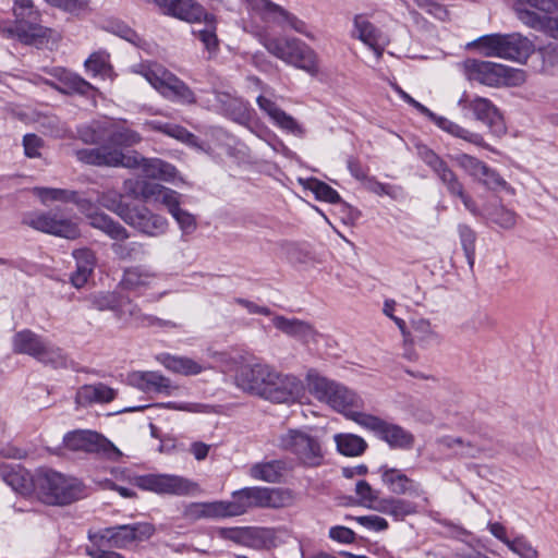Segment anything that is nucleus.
<instances>
[{
  "label": "nucleus",
  "mask_w": 558,
  "mask_h": 558,
  "mask_svg": "<svg viewBox=\"0 0 558 558\" xmlns=\"http://www.w3.org/2000/svg\"><path fill=\"white\" fill-rule=\"evenodd\" d=\"M292 492L284 488L251 486L231 493L226 500L229 517L246 514L255 508H283L292 504Z\"/></svg>",
  "instance_id": "obj_1"
},
{
  "label": "nucleus",
  "mask_w": 558,
  "mask_h": 558,
  "mask_svg": "<svg viewBox=\"0 0 558 558\" xmlns=\"http://www.w3.org/2000/svg\"><path fill=\"white\" fill-rule=\"evenodd\" d=\"M280 449L290 452L296 464L316 469L325 464L326 449L323 440L307 429L290 428L278 438Z\"/></svg>",
  "instance_id": "obj_2"
},
{
  "label": "nucleus",
  "mask_w": 558,
  "mask_h": 558,
  "mask_svg": "<svg viewBox=\"0 0 558 558\" xmlns=\"http://www.w3.org/2000/svg\"><path fill=\"white\" fill-rule=\"evenodd\" d=\"M266 50L284 63L305 71L312 76L319 72L316 52L303 40L295 37H265Z\"/></svg>",
  "instance_id": "obj_3"
},
{
  "label": "nucleus",
  "mask_w": 558,
  "mask_h": 558,
  "mask_svg": "<svg viewBox=\"0 0 558 558\" xmlns=\"http://www.w3.org/2000/svg\"><path fill=\"white\" fill-rule=\"evenodd\" d=\"M35 490L44 502L49 505H68L83 494L81 482L52 470H38L35 474Z\"/></svg>",
  "instance_id": "obj_4"
},
{
  "label": "nucleus",
  "mask_w": 558,
  "mask_h": 558,
  "mask_svg": "<svg viewBox=\"0 0 558 558\" xmlns=\"http://www.w3.org/2000/svg\"><path fill=\"white\" fill-rule=\"evenodd\" d=\"M310 391L319 401L326 402L332 409L343 413L354 422L355 414H366L357 411L362 408V399L343 385L320 376H310Z\"/></svg>",
  "instance_id": "obj_5"
},
{
  "label": "nucleus",
  "mask_w": 558,
  "mask_h": 558,
  "mask_svg": "<svg viewBox=\"0 0 558 558\" xmlns=\"http://www.w3.org/2000/svg\"><path fill=\"white\" fill-rule=\"evenodd\" d=\"M141 74L167 100L189 106L196 104L192 88L161 64L142 65Z\"/></svg>",
  "instance_id": "obj_6"
},
{
  "label": "nucleus",
  "mask_w": 558,
  "mask_h": 558,
  "mask_svg": "<svg viewBox=\"0 0 558 558\" xmlns=\"http://www.w3.org/2000/svg\"><path fill=\"white\" fill-rule=\"evenodd\" d=\"M486 57L522 62L533 51V44L526 37L518 33L484 35L472 43Z\"/></svg>",
  "instance_id": "obj_7"
},
{
  "label": "nucleus",
  "mask_w": 558,
  "mask_h": 558,
  "mask_svg": "<svg viewBox=\"0 0 558 558\" xmlns=\"http://www.w3.org/2000/svg\"><path fill=\"white\" fill-rule=\"evenodd\" d=\"M518 19L526 26L558 39V0H513Z\"/></svg>",
  "instance_id": "obj_8"
},
{
  "label": "nucleus",
  "mask_w": 558,
  "mask_h": 558,
  "mask_svg": "<svg viewBox=\"0 0 558 558\" xmlns=\"http://www.w3.org/2000/svg\"><path fill=\"white\" fill-rule=\"evenodd\" d=\"M66 449L76 453L98 454L110 460H118L121 451L105 436L92 429H74L68 432L62 439V448L56 450L61 454V450Z\"/></svg>",
  "instance_id": "obj_9"
},
{
  "label": "nucleus",
  "mask_w": 558,
  "mask_h": 558,
  "mask_svg": "<svg viewBox=\"0 0 558 558\" xmlns=\"http://www.w3.org/2000/svg\"><path fill=\"white\" fill-rule=\"evenodd\" d=\"M13 12L14 28L9 29L26 45H39L48 37V28L40 24V13L33 0H15Z\"/></svg>",
  "instance_id": "obj_10"
},
{
  "label": "nucleus",
  "mask_w": 558,
  "mask_h": 558,
  "mask_svg": "<svg viewBox=\"0 0 558 558\" xmlns=\"http://www.w3.org/2000/svg\"><path fill=\"white\" fill-rule=\"evenodd\" d=\"M354 422L363 428L373 432L378 438L395 449H411L414 436L400 425L387 422L372 414H355Z\"/></svg>",
  "instance_id": "obj_11"
},
{
  "label": "nucleus",
  "mask_w": 558,
  "mask_h": 558,
  "mask_svg": "<svg viewBox=\"0 0 558 558\" xmlns=\"http://www.w3.org/2000/svg\"><path fill=\"white\" fill-rule=\"evenodd\" d=\"M466 69L470 80L492 87L515 84L523 80L521 71L489 61L468 60Z\"/></svg>",
  "instance_id": "obj_12"
},
{
  "label": "nucleus",
  "mask_w": 558,
  "mask_h": 558,
  "mask_svg": "<svg viewBox=\"0 0 558 558\" xmlns=\"http://www.w3.org/2000/svg\"><path fill=\"white\" fill-rule=\"evenodd\" d=\"M137 487L159 495L189 496L198 492V485L173 474H147L135 478Z\"/></svg>",
  "instance_id": "obj_13"
},
{
  "label": "nucleus",
  "mask_w": 558,
  "mask_h": 558,
  "mask_svg": "<svg viewBox=\"0 0 558 558\" xmlns=\"http://www.w3.org/2000/svg\"><path fill=\"white\" fill-rule=\"evenodd\" d=\"M154 534V527L149 523L124 524L99 530L89 538L93 542H101L110 547L126 548L136 541L149 538Z\"/></svg>",
  "instance_id": "obj_14"
},
{
  "label": "nucleus",
  "mask_w": 558,
  "mask_h": 558,
  "mask_svg": "<svg viewBox=\"0 0 558 558\" xmlns=\"http://www.w3.org/2000/svg\"><path fill=\"white\" fill-rule=\"evenodd\" d=\"M275 367L264 362L241 365L234 376L235 385L245 392L264 399L269 380L275 377Z\"/></svg>",
  "instance_id": "obj_15"
},
{
  "label": "nucleus",
  "mask_w": 558,
  "mask_h": 558,
  "mask_svg": "<svg viewBox=\"0 0 558 558\" xmlns=\"http://www.w3.org/2000/svg\"><path fill=\"white\" fill-rule=\"evenodd\" d=\"M23 223L35 230L69 240H74L81 234L74 221L62 218L53 211L27 214L23 218Z\"/></svg>",
  "instance_id": "obj_16"
},
{
  "label": "nucleus",
  "mask_w": 558,
  "mask_h": 558,
  "mask_svg": "<svg viewBox=\"0 0 558 558\" xmlns=\"http://www.w3.org/2000/svg\"><path fill=\"white\" fill-rule=\"evenodd\" d=\"M463 110H470L475 119L485 123L496 135L505 133L502 116L497 107L487 98L464 93L458 101Z\"/></svg>",
  "instance_id": "obj_17"
},
{
  "label": "nucleus",
  "mask_w": 558,
  "mask_h": 558,
  "mask_svg": "<svg viewBox=\"0 0 558 558\" xmlns=\"http://www.w3.org/2000/svg\"><path fill=\"white\" fill-rule=\"evenodd\" d=\"M70 203L75 204L78 210L86 215L93 228L102 231L112 240L130 236L129 231L121 223L104 213H98L93 202L83 197L80 193L74 191V196L71 197Z\"/></svg>",
  "instance_id": "obj_18"
},
{
  "label": "nucleus",
  "mask_w": 558,
  "mask_h": 558,
  "mask_svg": "<svg viewBox=\"0 0 558 558\" xmlns=\"http://www.w3.org/2000/svg\"><path fill=\"white\" fill-rule=\"evenodd\" d=\"M75 155L80 161L94 166L135 168L138 163L137 156H129L106 144L97 148L76 150Z\"/></svg>",
  "instance_id": "obj_19"
},
{
  "label": "nucleus",
  "mask_w": 558,
  "mask_h": 558,
  "mask_svg": "<svg viewBox=\"0 0 558 558\" xmlns=\"http://www.w3.org/2000/svg\"><path fill=\"white\" fill-rule=\"evenodd\" d=\"M123 221L150 238L165 234L169 226L166 217L151 211L146 206H132L128 215H124Z\"/></svg>",
  "instance_id": "obj_20"
},
{
  "label": "nucleus",
  "mask_w": 558,
  "mask_h": 558,
  "mask_svg": "<svg viewBox=\"0 0 558 558\" xmlns=\"http://www.w3.org/2000/svg\"><path fill=\"white\" fill-rule=\"evenodd\" d=\"M417 154L425 165L436 174L450 196L454 197L464 189L462 182L448 163L425 145L417 147Z\"/></svg>",
  "instance_id": "obj_21"
},
{
  "label": "nucleus",
  "mask_w": 558,
  "mask_h": 558,
  "mask_svg": "<svg viewBox=\"0 0 558 558\" xmlns=\"http://www.w3.org/2000/svg\"><path fill=\"white\" fill-rule=\"evenodd\" d=\"M275 377L269 380L265 400L275 403H288L298 399L303 391L302 381L294 375L275 369Z\"/></svg>",
  "instance_id": "obj_22"
},
{
  "label": "nucleus",
  "mask_w": 558,
  "mask_h": 558,
  "mask_svg": "<svg viewBox=\"0 0 558 558\" xmlns=\"http://www.w3.org/2000/svg\"><path fill=\"white\" fill-rule=\"evenodd\" d=\"M452 160L462 169L466 174L474 180L480 181L488 189H497L506 185V181L485 162L474 156L468 154H458L452 157Z\"/></svg>",
  "instance_id": "obj_23"
},
{
  "label": "nucleus",
  "mask_w": 558,
  "mask_h": 558,
  "mask_svg": "<svg viewBox=\"0 0 558 558\" xmlns=\"http://www.w3.org/2000/svg\"><path fill=\"white\" fill-rule=\"evenodd\" d=\"M248 5L263 14L267 21H271L281 27L289 26L300 34H305V23L291 14L282 7L271 2L270 0H245Z\"/></svg>",
  "instance_id": "obj_24"
},
{
  "label": "nucleus",
  "mask_w": 558,
  "mask_h": 558,
  "mask_svg": "<svg viewBox=\"0 0 558 558\" xmlns=\"http://www.w3.org/2000/svg\"><path fill=\"white\" fill-rule=\"evenodd\" d=\"M217 110L225 117L241 124L248 125L253 120L254 110L250 104L229 93H215Z\"/></svg>",
  "instance_id": "obj_25"
},
{
  "label": "nucleus",
  "mask_w": 558,
  "mask_h": 558,
  "mask_svg": "<svg viewBox=\"0 0 558 558\" xmlns=\"http://www.w3.org/2000/svg\"><path fill=\"white\" fill-rule=\"evenodd\" d=\"M379 472L383 483L392 494L409 495L414 498L424 496L425 492L422 485L408 477L401 470L383 465Z\"/></svg>",
  "instance_id": "obj_26"
},
{
  "label": "nucleus",
  "mask_w": 558,
  "mask_h": 558,
  "mask_svg": "<svg viewBox=\"0 0 558 558\" xmlns=\"http://www.w3.org/2000/svg\"><path fill=\"white\" fill-rule=\"evenodd\" d=\"M256 102L275 125L295 136H304L305 130L303 126L292 116L280 109L275 101L260 95L257 97Z\"/></svg>",
  "instance_id": "obj_27"
},
{
  "label": "nucleus",
  "mask_w": 558,
  "mask_h": 558,
  "mask_svg": "<svg viewBox=\"0 0 558 558\" xmlns=\"http://www.w3.org/2000/svg\"><path fill=\"white\" fill-rule=\"evenodd\" d=\"M0 478L14 492L28 495L35 490V475L19 464H0Z\"/></svg>",
  "instance_id": "obj_28"
},
{
  "label": "nucleus",
  "mask_w": 558,
  "mask_h": 558,
  "mask_svg": "<svg viewBox=\"0 0 558 558\" xmlns=\"http://www.w3.org/2000/svg\"><path fill=\"white\" fill-rule=\"evenodd\" d=\"M87 307L99 312L111 311L117 318H124L123 307L124 296L116 291H96L89 293L84 299Z\"/></svg>",
  "instance_id": "obj_29"
},
{
  "label": "nucleus",
  "mask_w": 558,
  "mask_h": 558,
  "mask_svg": "<svg viewBox=\"0 0 558 558\" xmlns=\"http://www.w3.org/2000/svg\"><path fill=\"white\" fill-rule=\"evenodd\" d=\"M440 342L441 337L432 326L430 322L425 318H417L411 322V328L404 344H417L423 349H427Z\"/></svg>",
  "instance_id": "obj_30"
},
{
  "label": "nucleus",
  "mask_w": 558,
  "mask_h": 558,
  "mask_svg": "<svg viewBox=\"0 0 558 558\" xmlns=\"http://www.w3.org/2000/svg\"><path fill=\"white\" fill-rule=\"evenodd\" d=\"M117 397V390L104 383L83 385L75 395V402L80 407L93 403H109Z\"/></svg>",
  "instance_id": "obj_31"
},
{
  "label": "nucleus",
  "mask_w": 558,
  "mask_h": 558,
  "mask_svg": "<svg viewBox=\"0 0 558 558\" xmlns=\"http://www.w3.org/2000/svg\"><path fill=\"white\" fill-rule=\"evenodd\" d=\"M72 255L76 263V269L71 274L70 282L74 288L81 289L87 283L94 272L96 255L86 247L74 250Z\"/></svg>",
  "instance_id": "obj_32"
},
{
  "label": "nucleus",
  "mask_w": 558,
  "mask_h": 558,
  "mask_svg": "<svg viewBox=\"0 0 558 558\" xmlns=\"http://www.w3.org/2000/svg\"><path fill=\"white\" fill-rule=\"evenodd\" d=\"M354 36L368 46L377 58L381 57L385 44L383 34L363 15L354 17Z\"/></svg>",
  "instance_id": "obj_33"
},
{
  "label": "nucleus",
  "mask_w": 558,
  "mask_h": 558,
  "mask_svg": "<svg viewBox=\"0 0 558 558\" xmlns=\"http://www.w3.org/2000/svg\"><path fill=\"white\" fill-rule=\"evenodd\" d=\"M102 133H106L107 136L106 145L117 149L134 146L142 141V136L138 132L125 125L114 124L112 122H105Z\"/></svg>",
  "instance_id": "obj_34"
},
{
  "label": "nucleus",
  "mask_w": 558,
  "mask_h": 558,
  "mask_svg": "<svg viewBox=\"0 0 558 558\" xmlns=\"http://www.w3.org/2000/svg\"><path fill=\"white\" fill-rule=\"evenodd\" d=\"M138 196L146 203H159L170 208L174 205V202L180 198V194L166 187L159 183L151 181H143L140 186Z\"/></svg>",
  "instance_id": "obj_35"
},
{
  "label": "nucleus",
  "mask_w": 558,
  "mask_h": 558,
  "mask_svg": "<svg viewBox=\"0 0 558 558\" xmlns=\"http://www.w3.org/2000/svg\"><path fill=\"white\" fill-rule=\"evenodd\" d=\"M274 326L283 333L308 342L315 339L316 331L313 326L298 318H287L282 315H276L272 318Z\"/></svg>",
  "instance_id": "obj_36"
},
{
  "label": "nucleus",
  "mask_w": 558,
  "mask_h": 558,
  "mask_svg": "<svg viewBox=\"0 0 558 558\" xmlns=\"http://www.w3.org/2000/svg\"><path fill=\"white\" fill-rule=\"evenodd\" d=\"M156 274L144 266H133L124 270L121 286L130 291H141L153 284Z\"/></svg>",
  "instance_id": "obj_37"
},
{
  "label": "nucleus",
  "mask_w": 558,
  "mask_h": 558,
  "mask_svg": "<svg viewBox=\"0 0 558 558\" xmlns=\"http://www.w3.org/2000/svg\"><path fill=\"white\" fill-rule=\"evenodd\" d=\"M158 361L167 369L184 376L198 375L206 369L204 365L186 356H177L165 353L158 356Z\"/></svg>",
  "instance_id": "obj_38"
},
{
  "label": "nucleus",
  "mask_w": 558,
  "mask_h": 558,
  "mask_svg": "<svg viewBox=\"0 0 558 558\" xmlns=\"http://www.w3.org/2000/svg\"><path fill=\"white\" fill-rule=\"evenodd\" d=\"M376 511L393 517L396 520H403L405 517L417 512L416 504L396 497H388L378 500L374 507Z\"/></svg>",
  "instance_id": "obj_39"
},
{
  "label": "nucleus",
  "mask_w": 558,
  "mask_h": 558,
  "mask_svg": "<svg viewBox=\"0 0 558 558\" xmlns=\"http://www.w3.org/2000/svg\"><path fill=\"white\" fill-rule=\"evenodd\" d=\"M287 470V463L283 460H271L255 463L250 468L252 478L267 483H278Z\"/></svg>",
  "instance_id": "obj_40"
},
{
  "label": "nucleus",
  "mask_w": 558,
  "mask_h": 558,
  "mask_svg": "<svg viewBox=\"0 0 558 558\" xmlns=\"http://www.w3.org/2000/svg\"><path fill=\"white\" fill-rule=\"evenodd\" d=\"M44 342L38 335L29 329H24L14 335L12 345L15 353L28 354L37 359Z\"/></svg>",
  "instance_id": "obj_41"
},
{
  "label": "nucleus",
  "mask_w": 558,
  "mask_h": 558,
  "mask_svg": "<svg viewBox=\"0 0 558 558\" xmlns=\"http://www.w3.org/2000/svg\"><path fill=\"white\" fill-rule=\"evenodd\" d=\"M132 380L146 391L170 395L172 385L169 378L156 372H138L133 374Z\"/></svg>",
  "instance_id": "obj_42"
},
{
  "label": "nucleus",
  "mask_w": 558,
  "mask_h": 558,
  "mask_svg": "<svg viewBox=\"0 0 558 558\" xmlns=\"http://www.w3.org/2000/svg\"><path fill=\"white\" fill-rule=\"evenodd\" d=\"M276 544L275 532L268 527L245 526L244 547L255 550L270 549Z\"/></svg>",
  "instance_id": "obj_43"
},
{
  "label": "nucleus",
  "mask_w": 558,
  "mask_h": 558,
  "mask_svg": "<svg viewBox=\"0 0 558 558\" xmlns=\"http://www.w3.org/2000/svg\"><path fill=\"white\" fill-rule=\"evenodd\" d=\"M173 2L174 3L172 4L168 14L173 17L190 23H195L201 22L206 15H208L203 7L196 3L194 0H175Z\"/></svg>",
  "instance_id": "obj_44"
},
{
  "label": "nucleus",
  "mask_w": 558,
  "mask_h": 558,
  "mask_svg": "<svg viewBox=\"0 0 558 558\" xmlns=\"http://www.w3.org/2000/svg\"><path fill=\"white\" fill-rule=\"evenodd\" d=\"M429 120H432L439 129L452 136L462 138L477 146H482L484 144L482 135L473 133L445 117L437 116L433 112V117H429Z\"/></svg>",
  "instance_id": "obj_45"
},
{
  "label": "nucleus",
  "mask_w": 558,
  "mask_h": 558,
  "mask_svg": "<svg viewBox=\"0 0 558 558\" xmlns=\"http://www.w3.org/2000/svg\"><path fill=\"white\" fill-rule=\"evenodd\" d=\"M125 311V317L123 320L134 323L140 326H167V327H177V325L169 320H162L160 318L154 317L151 315H145L141 312V308L137 304L133 303L129 298H124L123 307Z\"/></svg>",
  "instance_id": "obj_46"
},
{
  "label": "nucleus",
  "mask_w": 558,
  "mask_h": 558,
  "mask_svg": "<svg viewBox=\"0 0 558 558\" xmlns=\"http://www.w3.org/2000/svg\"><path fill=\"white\" fill-rule=\"evenodd\" d=\"M144 126L148 131H155V132L166 134V135L173 137L180 142H183V143H192L195 140L194 134H192L185 128H183L179 124L151 120V121H146L144 123Z\"/></svg>",
  "instance_id": "obj_47"
},
{
  "label": "nucleus",
  "mask_w": 558,
  "mask_h": 558,
  "mask_svg": "<svg viewBox=\"0 0 558 558\" xmlns=\"http://www.w3.org/2000/svg\"><path fill=\"white\" fill-rule=\"evenodd\" d=\"M335 441L338 451L347 457L361 456L367 448L366 441L353 434H337Z\"/></svg>",
  "instance_id": "obj_48"
},
{
  "label": "nucleus",
  "mask_w": 558,
  "mask_h": 558,
  "mask_svg": "<svg viewBox=\"0 0 558 558\" xmlns=\"http://www.w3.org/2000/svg\"><path fill=\"white\" fill-rule=\"evenodd\" d=\"M85 69L93 76H100L102 78L110 77L112 74V66L109 61V54L106 51H97L89 56L84 63Z\"/></svg>",
  "instance_id": "obj_49"
},
{
  "label": "nucleus",
  "mask_w": 558,
  "mask_h": 558,
  "mask_svg": "<svg viewBox=\"0 0 558 558\" xmlns=\"http://www.w3.org/2000/svg\"><path fill=\"white\" fill-rule=\"evenodd\" d=\"M203 20L206 24V27L195 31L194 33L203 43L209 54H215L219 49V40L216 35V17L213 14H208Z\"/></svg>",
  "instance_id": "obj_50"
},
{
  "label": "nucleus",
  "mask_w": 558,
  "mask_h": 558,
  "mask_svg": "<svg viewBox=\"0 0 558 558\" xmlns=\"http://www.w3.org/2000/svg\"><path fill=\"white\" fill-rule=\"evenodd\" d=\"M128 238L114 240L111 244L113 254L122 260L136 259L144 255V245L140 242H125Z\"/></svg>",
  "instance_id": "obj_51"
},
{
  "label": "nucleus",
  "mask_w": 558,
  "mask_h": 558,
  "mask_svg": "<svg viewBox=\"0 0 558 558\" xmlns=\"http://www.w3.org/2000/svg\"><path fill=\"white\" fill-rule=\"evenodd\" d=\"M122 199L123 195L121 193L117 191H107L98 196L97 202L124 220V215H128L132 206L124 204Z\"/></svg>",
  "instance_id": "obj_52"
},
{
  "label": "nucleus",
  "mask_w": 558,
  "mask_h": 558,
  "mask_svg": "<svg viewBox=\"0 0 558 558\" xmlns=\"http://www.w3.org/2000/svg\"><path fill=\"white\" fill-rule=\"evenodd\" d=\"M458 233L466 262L472 269L475 263L476 232L470 226L460 223L458 226Z\"/></svg>",
  "instance_id": "obj_53"
},
{
  "label": "nucleus",
  "mask_w": 558,
  "mask_h": 558,
  "mask_svg": "<svg viewBox=\"0 0 558 558\" xmlns=\"http://www.w3.org/2000/svg\"><path fill=\"white\" fill-rule=\"evenodd\" d=\"M33 194L37 196L43 204H48L49 202L70 203L71 197L74 196V191L36 186L33 189Z\"/></svg>",
  "instance_id": "obj_54"
},
{
  "label": "nucleus",
  "mask_w": 558,
  "mask_h": 558,
  "mask_svg": "<svg viewBox=\"0 0 558 558\" xmlns=\"http://www.w3.org/2000/svg\"><path fill=\"white\" fill-rule=\"evenodd\" d=\"M439 444L448 449H453L454 453L461 457L475 458L480 449L471 442H465L460 437L445 436L441 437Z\"/></svg>",
  "instance_id": "obj_55"
},
{
  "label": "nucleus",
  "mask_w": 558,
  "mask_h": 558,
  "mask_svg": "<svg viewBox=\"0 0 558 558\" xmlns=\"http://www.w3.org/2000/svg\"><path fill=\"white\" fill-rule=\"evenodd\" d=\"M168 211L178 222L180 229L185 234H191L196 230V219L189 211L180 207V198L174 202L173 206H170Z\"/></svg>",
  "instance_id": "obj_56"
},
{
  "label": "nucleus",
  "mask_w": 558,
  "mask_h": 558,
  "mask_svg": "<svg viewBox=\"0 0 558 558\" xmlns=\"http://www.w3.org/2000/svg\"><path fill=\"white\" fill-rule=\"evenodd\" d=\"M507 547L520 558H539V553L536 547L522 534L512 538Z\"/></svg>",
  "instance_id": "obj_57"
},
{
  "label": "nucleus",
  "mask_w": 558,
  "mask_h": 558,
  "mask_svg": "<svg viewBox=\"0 0 558 558\" xmlns=\"http://www.w3.org/2000/svg\"><path fill=\"white\" fill-rule=\"evenodd\" d=\"M37 360L46 364H51L53 367L66 366V355L64 352L60 348L46 342H44L43 350H40Z\"/></svg>",
  "instance_id": "obj_58"
},
{
  "label": "nucleus",
  "mask_w": 558,
  "mask_h": 558,
  "mask_svg": "<svg viewBox=\"0 0 558 558\" xmlns=\"http://www.w3.org/2000/svg\"><path fill=\"white\" fill-rule=\"evenodd\" d=\"M488 219L504 229H511L517 223L515 214L501 205L488 213Z\"/></svg>",
  "instance_id": "obj_59"
},
{
  "label": "nucleus",
  "mask_w": 558,
  "mask_h": 558,
  "mask_svg": "<svg viewBox=\"0 0 558 558\" xmlns=\"http://www.w3.org/2000/svg\"><path fill=\"white\" fill-rule=\"evenodd\" d=\"M105 122H93L89 125H83L77 129L78 137L86 144H98L100 143L106 133H102V126Z\"/></svg>",
  "instance_id": "obj_60"
},
{
  "label": "nucleus",
  "mask_w": 558,
  "mask_h": 558,
  "mask_svg": "<svg viewBox=\"0 0 558 558\" xmlns=\"http://www.w3.org/2000/svg\"><path fill=\"white\" fill-rule=\"evenodd\" d=\"M218 538L244 546L245 526H219L215 529Z\"/></svg>",
  "instance_id": "obj_61"
},
{
  "label": "nucleus",
  "mask_w": 558,
  "mask_h": 558,
  "mask_svg": "<svg viewBox=\"0 0 558 558\" xmlns=\"http://www.w3.org/2000/svg\"><path fill=\"white\" fill-rule=\"evenodd\" d=\"M312 191L319 201L337 204L340 202V195L336 190L329 186L327 183L315 180L312 185Z\"/></svg>",
  "instance_id": "obj_62"
},
{
  "label": "nucleus",
  "mask_w": 558,
  "mask_h": 558,
  "mask_svg": "<svg viewBox=\"0 0 558 558\" xmlns=\"http://www.w3.org/2000/svg\"><path fill=\"white\" fill-rule=\"evenodd\" d=\"M205 520L230 518L226 500L204 501Z\"/></svg>",
  "instance_id": "obj_63"
},
{
  "label": "nucleus",
  "mask_w": 558,
  "mask_h": 558,
  "mask_svg": "<svg viewBox=\"0 0 558 558\" xmlns=\"http://www.w3.org/2000/svg\"><path fill=\"white\" fill-rule=\"evenodd\" d=\"M355 493L363 504H367L369 508L374 509L378 504V493L375 492L366 481H359L356 483Z\"/></svg>",
  "instance_id": "obj_64"
}]
</instances>
